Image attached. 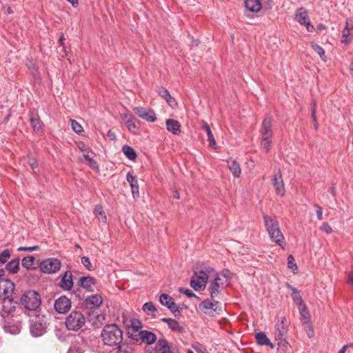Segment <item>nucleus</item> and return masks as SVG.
<instances>
[{"label": "nucleus", "instance_id": "nucleus-1", "mask_svg": "<svg viewBox=\"0 0 353 353\" xmlns=\"http://www.w3.org/2000/svg\"><path fill=\"white\" fill-rule=\"evenodd\" d=\"M101 339L105 345L117 346L122 343L123 332L117 324H108L101 330Z\"/></svg>", "mask_w": 353, "mask_h": 353}, {"label": "nucleus", "instance_id": "nucleus-2", "mask_svg": "<svg viewBox=\"0 0 353 353\" xmlns=\"http://www.w3.org/2000/svg\"><path fill=\"white\" fill-rule=\"evenodd\" d=\"M20 302L30 314L39 312L41 303V295L34 290H28L21 296Z\"/></svg>", "mask_w": 353, "mask_h": 353}, {"label": "nucleus", "instance_id": "nucleus-3", "mask_svg": "<svg viewBox=\"0 0 353 353\" xmlns=\"http://www.w3.org/2000/svg\"><path fill=\"white\" fill-rule=\"evenodd\" d=\"M30 332L34 336H40L46 332L47 321L46 316L41 312L30 314Z\"/></svg>", "mask_w": 353, "mask_h": 353}, {"label": "nucleus", "instance_id": "nucleus-4", "mask_svg": "<svg viewBox=\"0 0 353 353\" xmlns=\"http://www.w3.org/2000/svg\"><path fill=\"white\" fill-rule=\"evenodd\" d=\"M1 274L0 276V299L3 300V309L6 312H10L12 307L8 308L7 304L12 303L11 296L14 290V284L8 279H5ZM13 307H14L13 306Z\"/></svg>", "mask_w": 353, "mask_h": 353}, {"label": "nucleus", "instance_id": "nucleus-5", "mask_svg": "<svg viewBox=\"0 0 353 353\" xmlns=\"http://www.w3.org/2000/svg\"><path fill=\"white\" fill-rule=\"evenodd\" d=\"M263 219L271 240L279 245L283 247L285 245V238L280 230L277 220L270 218L268 215H264Z\"/></svg>", "mask_w": 353, "mask_h": 353}, {"label": "nucleus", "instance_id": "nucleus-6", "mask_svg": "<svg viewBox=\"0 0 353 353\" xmlns=\"http://www.w3.org/2000/svg\"><path fill=\"white\" fill-rule=\"evenodd\" d=\"M85 323V319L81 312L72 311L65 319V326L69 330L77 331Z\"/></svg>", "mask_w": 353, "mask_h": 353}, {"label": "nucleus", "instance_id": "nucleus-7", "mask_svg": "<svg viewBox=\"0 0 353 353\" xmlns=\"http://www.w3.org/2000/svg\"><path fill=\"white\" fill-rule=\"evenodd\" d=\"M208 279V272L203 270L195 272L190 280V286L196 291L203 290Z\"/></svg>", "mask_w": 353, "mask_h": 353}, {"label": "nucleus", "instance_id": "nucleus-8", "mask_svg": "<svg viewBox=\"0 0 353 353\" xmlns=\"http://www.w3.org/2000/svg\"><path fill=\"white\" fill-rule=\"evenodd\" d=\"M61 261L55 258H49L42 261L39 268L40 270L46 274H54L61 268Z\"/></svg>", "mask_w": 353, "mask_h": 353}, {"label": "nucleus", "instance_id": "nucleus-9", "mask_svg": "<svg viewBox=\"0 0 353 353\" xmlns=\"http://www.w3.org/2000/svg\"><path fill=\"white\" fill-rule=\"evenodd\" d=\"M78 148L82 152L84 161L92 170H99L97 162L93 159L94 152L83 142L78 143Z\"/></svg>", "mask_w": 353, "mask_h": 353}, {"label": "nucleus", "instance_id": "nucleus-10", "mask_svg": "<svg viewBox=\"0 0 353 353\" xmlns=\"http://www.w3.org/2000/svg\"><path fill=\"white\" fill-rule=\"evenodd\" d=\"M131 338L137 342L141 341L147 345H152L157 341L156 334L148 330H140L138 333L131 334Z\"/></svg>", "mask_w": 353, "mask_h": 353}, {"label": "nucleus", "instance_id": "nucleus-11", "mask_svg": "<svg viewBox=\"0 0 353 353\" xmlns=\"http://www.w3.org/2000/svg\"><path fill=\"white\" fill-rule=\"evenodd\" d=\"M295 19L300 24L305 26L308 32L313 31L314 26L311 24L307 11L305 8H300L296 10Z\"/></svg>", "mask_w": 353, "mask_h": 353}, {"label": "nucleus", "instance_id": "nucleus-12", "mask_svg": "<svg viewBox=\"0 0 353 353\" xmlns=\"http://www.w3.org/2000/svg\"><path fill=\"white\" fill-rule=\"evenodd\" d=\"M199 309L205 314H209L210 310L214 312L221 311V307L220 302L216 301V299H214V300L207 299L199 304Z\"/></svg>", "mask_w": 353, "mask_h": 353}, {"label": "nucleus", "instance_id": "nucleus-13", "mask_svg": "<svg viewBox=\"0 0 353 353\" xmlns=\"http://www.w3.org/2000/svg\"><path fill=\"white\" fill-rule=\"evenodd\" d=\"M288 331V322L287 319L283 316L279 320L275 325L274 338L281 339L285 338Z\"/></svg>", "mask_w": 353, "mask_h": 353}, {"label": "nucleus", "instance_id": "nucleus-14", "mask_svg": "<svg viewBox=\"0 0 353 353\" xmlns=\"http://www.w3.org/2000/svg\"><path fill=\"white\" fill-rule=\"evenodd\" d=\"M54 310L59 314H65L71 307V301L65 296H61L54 303Z\"/></svg>", "mask_w": 353, "mask_h": 353}, {"label": "nucleus", "instance_id": "nucleus-15", "mask_svg": "<svg viewBox=\"0 0 353 353\" xmlns=\"http://www.w3.org/2000/svg\"><path fill=\"white\" fill-rule=\"evenodd\" d=\"M272 185L277 195L283 196L285 192L284 182L280 170L274 173L272 178Z\"/></svg>", "mask_w": 353, "mask_h": 353}, {"label": "nucleus", "instance_id": "nucleus-16", "mask_svg": "<svg viewBox=\"0 0 353 353\" xmlns=\"http://www.w3.org/2000/svg\"><path fill=\"white\" fill-rule=\"evenodd\" d=\"M97 284L96 279L90 276H81L78 281V285L88 292H93Z\"/></svg>", "mask_w": 353, "mask_h": 353}, {"label": "nucleus", "instance_id": "nucleus-17", "mask_svg": "<svg viewBox=\"0 0 353 353\" xmlns=\"http://www.w3.org/2000/svg\"><path fill=\"white\" fill-rule=\"evenodd\" d=\"M72 274L70 271H66L62 275L59 286L64 291H70L73 287Z\"/></svg>", "mask_w": 353, "mask_h": 353}, {"label": "nucleus", "instance_id": "nucleus-18", "mask_svg": "<svg viewBox=\"0 0 353 353\" xmlns=\"http://www.w3.org/2000/svg\"><path fill=\"white\" fill-rule=\"evenodd\" d=\"M260 134L261 138H272V120L271 118L268 116L265 117L263 119L261 130Z\"/></svg>", "mask_w": 353, "mask_h": 353}, {"label": "nucleus", "instance_id": "nucleus-19", "mask_svg": "<svg viewBox=\"0 0 353 353\" xmlns=\"http://www.w3.org/2000/svg\"><path fill=\"white\" fill-rule=\"evenodd\" d=\"M156 353H177L174 347H172L168 342L164 339H161L158 341L156 347Z\"/></svg>", "mask_w": 353, "mask_h": 353}, {"label": "nucleus", "instance_id": "nucleus-20", "mask_svg": "<svg viewBox=\"0 0 353 353\" xmlns=\"http://www.w3.org/2000/svg\"><path fill=\"white\" fill-rule=\"evenodd\" d=\"M103 303V298L99 294H92L87 297L85 300V305L90 309L97 308Z\"/></svg>", "mask_w": 353, "mask_h": 353}, {"label": "nucleus", "instance_id": "nucleus-21", "mask_svg": "<svg viewBox=\"0 0 353 353\" xmlns=\"http://www.w3.org/2000/svg\"><path fill=\"white\" fill-rule=\"evenodd\" d=\"M157 91L159 95L163 98L171 108H174L176 107L177 103L175 99L170 95L167 89L163 87H159L157 88Z\"/></svg>", "mask_w": 353, "mask_h": 353}, {"label": "nucleus", "instance_id": "nucleus-22", "mask_svg": "<svg viewBox=\"0 0 353 353\" xmlns=\"http://www.w3.org/2000/svg\"><path fill=\"white\" fill-rule=\"evenodd\" d=\"M127 181L130 183L132 194L134 198L139 197V185L138 181L136 176H133L131 172H128L126 176Z\"/></svg>", "mask_w": 353, "mask_h": 353}, {"label": "nucleus", "instance_id": "nucleus-23", "mask_svg": "<svg viewBox=\"0 0 353 353\" xmlns=\"http://www.w3.org/2000/svg\"><path fill=\"white\" fill-rule=\"evenodd\" d=\"M181 124L177 120L168 119L166 120L167 130L173 134L178 135L181 133Z\"/></svg>", "mask_w": 353, "mask_h": 353}, {"label": "nucleus", "instance_id": "nucleus-24", "mask_svg": "<svg viewBox=\"0 0 353 353\" xmlns=\"http://www.w3.org/2000/svg\"><path fill=\"white\" fill-rule=\"evenodd\" d=\"M228 168L232 172V175L235 178L240 177L241 174V168L239 163L232 159H229L227 161Z\"/></svg>", "mask_w": 353, "mask_h": 353}, {"label": "nucleus", "instance_id": "nucleus-25", "mask_svg": "<svg viewBox=\"0 0 353 353\" xmlns=\"http://www.w3.org/2000/svg\"><path fill=\"white\" fill-rule=\"evenodd\" d=\"M161 321L164 323H167L168 326L172 331L181 333L183 331V327L179 324V323L173 319L170 318H163L161 319Z\"/></svg>", "mask_w": 353, "mask_h": 353}, {"label": "nucleus", "instance_id": "nucleus-26", "mask_svg": "<svg viewBox=\"0 0 353 353\" xmlns=\"http://www.w3.org/2000/svg\"><path fill=\"white\" fill-rule=\"evenodd\" d=\"M201 128L205 130L208 136V141H209V146L211 148H214L216 145V141L214 138L213 134L210 129V125L205 121H203Z\"/></svg>", "mask_w": 353, "mask_h": 353}, {"label": "nucleus", "instance_id": "nucleus-27", "mask_svg": "<svg viewBox=\"0 0 353 353\" xmlns=\"http://www.w3.org/2000/svg\"><path fill=\"white\" fill-rule=\"evenodd\" d=\"M222 288L220 287V285L216 283L211 282L208 287V290L210 294V297L212 300L214 299H219L221 295V289Z\"/></svg>", "mask_w": 353, "mask_h": 353}, {"label": "nucleus", "instance_id": "nucleus-28", "mask_svg": "<svg viewBox=\"0 0 353 353\" xmlns=\"http://www.w3.org/2000/svg\"><path fill=\"white\" fill-rule=\"evenodd\" d=\"M245 8L252 12H259L261 9V3L259 0H245Z\"/></svg>", "mask_w": 353, "mask_h": 353}, {"label": "nucleus", "instance_id": "nucleus-29", "mask_svg": "<svg viewBox=\"0 0 353 353\" xmlns=\"http://www.w3.org/2000/svg\"><path fill=\"white\" fill-rule=\"evenodd\" d=\"M229 278V272L225 270L223 272L216 274V277L212 282L216 283L220 285V287L223 288L224 284L227 282Z\"/></svg>", "mask_w": 353, "mask_h": 353}, {"label": "nucleus", "instance_id": "nucleus-30", "mask_svg": "<svg viewBox=\"0 0 353 353\" xmlns=\"http://www.w3.org/2000/svg\"><path fill=\"white\" fill-rule=\"evenodd\" d=\"M30 122L34 131L39 132L41 130V122L37 114H30Z\"/></svg>", "mask_w": 353, "mask_h": 353}, {"label": "nucleus", "instance_id": "nucleus-31", "mask_svg": "<svg viewBox=\"0 0 353 353\" xmlns=\"http://www.w3.org/2000/svg\"><path fill=\"white\" fill-rule=\"evenodd\" d=\"M111 353H135L134 348L126 343H120Z\"/></svg>", "mask_w": 353, "mask_h": 353}, {"label": "nucleus", "instance_id": "nucleus-32", "mask_svg": "<svg viewBox=\"0 0 353 353\" xmlns=\"http://www.w3.org/2000/svg\"><path fill=\"white\" fill-rule=\"evenodd\" d=\"M287 287L292 290V298L293 301L298 305V306L303 305V301L299 294V292L289 283H286Z\"/></svg>", "mask_w": 353, "mask_h": 353}, {"label": "nucleus", "instance_id": "nucleus-33", "mask_svg": "<svg viewBox=\"0 0 353 353\" xmlns=\"http://www.w3.org/2000/svg\"><path fill=\"white\" fill-rule=\"evenodd\" d=\"M142 310L147 315H151L154 317H157L158 311L157 307L152 302H147L144 303Z\"/></svg>", "mask_w": 353, "mask_h": 353}, {"label": "nucleus", "instance_id": "nucleus-34", "mask_svg": "<svg viewBox=\"0 0 353 353\" xmlns=\"http://www.w3.org/2000/svg\"><path fill=\"white\" fill-rule=\"evenodd\" d=\"M94 214L95 216L97 218L98 221L103 223H106L107 217L101 205H97L94 210Z\"/></svg>", "mask_w": 353, "mask_h": 353}, {"label": "nucleus", "instance_id": "nucleus-35", "mask_svg": "<svg viewBox=\"0 0 353 353\" xmlns=\"http://www.w3.org/2000/svg\"><path fill=\"white\" fill-rule=\"evenodd\" d=\"M35 258L32 256H28L22 259V266L28 270L34 269Z\"/></svg>", "mask_w": 353, "mask_h": 353}, {"label": "nucleus", "instance_id": "nucleus-36", "mask_svg": "<svg viewBox=\"0 0 353 353\" xmlns=\"http://www.w3.org/2000/svg\"><path fill=\"white\" fill-rule=\"evenodd\" d=\"M277 341L278 350L281 353H287L289 350L290 345L286 341L285 337L281 339H275Z\"/></svg>", "mask_w": 353, "mask_h": 353}, {"label": "nucleus", "instance_id": "nucleus-37", "mask_svg": "<svg viewBox=\"0 0 353 353\" xmlns=\"http://www.w3.org/2000/svg\"><path fill=\"white\" fill-rule=\"evenodd\" d=\"M123 152L124 154L130 159L134 160L137 158V154L134 148L132 147L125 145L122 148Z\"/></svg>", "mask_w": 353, "mask_h": 353}, {"label": "nucleus", "instance_id": "nucleus-38", "mask_svg": "<svg viewBox=\"0 0 353 353\" xmlns=\"http://www.w3.org/2000/svg\"><path fill=\"white\" fill-rule=\"evenodd\" d=\"M19 259H14L10 261L6 265V269L8 271L12 273H17L19 270Z\"/></svg>", "mask_w": 353, "mask_h": 353}, {"label": "nucleus", "instance_id": "nucleus-39", "mask_svg": "<svg viewBox=\"0 0 353 353\" xmlns=\"http://www.w3.org/2000/svg\"><path fill=\"white\" fill-rule=\"evenodd\" d=\"M159 301L163 305L168 308V307L172 305V302H174V300L170 295L163 293L159 297Z\"/></svg>", "mask_w": 353, "mask_h": 353}, {"label": "nucleus", "instance_id": "nucleus-40", "mask_svg": "<svg viewBox=\"0 0 353 353\" xmlns=\"http://www.w3.org/2000/svg\"><path fill=\"white\" fill-rule=\"evenodd\" d=\"M256 341L259 345H265L269 343V339L264 332H259L256 334Z\"/></svg>", "mask_w": 353, "mask_h": 353}, {"label": "nucleus", "instance_id": "nucleus-41", "mask_svg": "<svg viewBox=\"0 0 353 353\" xmlns=\"http://www.w3.org/2000/svg\"><path fill=\"white\" fill-rule=\"evenodd\" d=\"M353 34V26L352 28L345 27L344 30L342 32V39L341 43H349V40L347 37L350 35Z\"/></svg>", "mask_w": 353, "mask_h": 353}, {"label": "nucleus", "instance_id": "nucleus-42", "mask_svg": "<svg viewBox=\"0 0 353 353\" xmlns=\"http://www.w3.org/2000/svg\"><path fill=\"white\" fill-rule=\"evenodd\" d=\"M10 257V251L8 249L3 250L0 253V267L4 265Z\"/></svg>", "mask_w": 353, "mask_h": 353}, {"label": "nucleus", "instance_id": "nucleus-43", "mask_svg": "<svg viewBox=\"0 0 353 353\" xmlns=\"http://www.w3.org/2000/svg\"><path fill=\"white\" fill-rule=\"evenodd\" d=\"M311 46L312 49L320 56L321 59L325 61L326 57L325 54V51L323 49V48H321L320 46L314 43H312Z\"/></svg>", "mask_w": 353, "mask_h": 353}, {"label": "nucleus", "instance_id": "nucleus-44", "mask_svg": "<svg viewBox=\"0 0 353 353\" xmlns=\"http://www.w3.org/2000/svg\"><path fill=\"white\" fill-rule=\"evenodd\" d=\"M125 124H126V126H127L128 129L131 132H133V133H136L137 132V131L138 130V127L136 125L134 120L132 117H130V119H128L126 121Z\"/></svg>", "mask_w": 353, "mask_h": 353}, {"label": "nucleus", "instance_id": "nucleus-45", "mask_svg": "<svg viewBox=\"0 0 353 353\" xmlns=\"http://www.w3.org/2000/svg\"><path fill=\"white\" fill-rule=\"evenodd\" d=\"M141 119L149 122H154L157 120V117L154 110L150 109L147 111V112L144 115V117H142Z\"/></svg>", "mask_w": 353, "mask_h": 353}, {"label": "nucleus", "instance_id": "nucleus-46", "mask_svg": "<svg viewBox=\"0 0 353 353\" xmlns=\"http://www.w3.org/2000/svg\"><path fill=\"white\" fill-rule=\"evenodd\" d=\"M71 127L72 130L78 134H82L83 132V127L75 120L71 119Z\"/></svg>", "mask_w": 353, "mask_h": 353}, {"label": "nucleus", "instance_id": "nucleus-47", "mask_svg": "<svg viewBox=\"0 0 353 353\" xmlns=\"http://www.w3.org/2000/svg\"><path fill=\"white\" fill-rule=\"evenodd\" d=\"M272 144V138H261V147L266 152H269Z\"/></svg>", "mask_w": 353, "mask_h": 353}, {"label": "nucleus", "instance_id": "nucleus-48", "mask_svg": "<svg viewBox=\"0 0 353 353\" xmlns=\"http://www.w3.org/2000/svg\"><path fill=\"white\" fill-rule=\"evenodd\" d=\"M288 267L292 270L294 272L297 270L298 268L295 263V259L292 255H290L288 257Z\"/></svg>", "mask_w": 353, "mask_h": 353}, {"label": "nucleus", "instance_id": "nucleus-49", "mask_svg": "<svg viewBox=\"0 0 353 353\" xmlns=\"http://www.w3.org/2000/svg\"><path fill=\"white\" fill-rule=\"evenodd\" d=\"M299 309L300 311V314L303 319H309L310 313H309L305 303H303V305H301V306H299Z\"/></svg>", "mask_w": 353, "mask_h": 353}, {"label": "nucleus", "instance_id": "nucleus-50", "mask_svg": "<svg viewBox=\"0 0 353 353\" xmlns=\"http://www.w3.org/2000/svg\"><path fill=\"white\" fill-rule=\"evenodd\" d=\"M168 309L170 312H172L175 316H178L181 315V310H179V306L176 305V303L174 301L172 302V305H170L168 307Z\"/></svg>", "mask_w": 353, "mask_h": 353}, {"label": "nucleus", "instance_id": "nucleus-51", "mask_svg": "<svg viewBox=\"0 0 353 353\" xmlns=\"http://www.w3.org/2000/svg\"><path fill=\"white\" fill-rule=\"evenodd\" d=\"M130 326L135 331V334H136L140 331L139 330L142 327V324L139 320L132 319V320H131Z\"/></svg>", "mask_w": 353, "mask_h": 353}, {"label": "nucleus", "instance_id": "nucleus-52", "mask_svg": "<svg viewBox=\"0 0 353 353\" xmlns=\"http://www.w3.org/2000/svg\"><path fill=\"white\" fill-rule=\"evenodd\" d=\"M81 263L88 270H92V265L91 264L90 260L88 256L81 257Z\"/></svg>", "mask_w": 353, "mask_h": 353}, {"label": "nucleus", "instance_id": "nucleus-53", "mask_svg": "<svg viewBox=\"0 0 353 353\" xmlns=\"http://www.w3.org/2000/svg\"><path fill=\"white\" fill-rule=\"evenodd\" d=\"M179 291L181 293L187 295L189 298L196 297V298L199 299V297L192 290H190L189 289H187L185 288H180Z\"/></svg>", "mask_w": 353, "mask_h": 353}, {"label": "nucleus", "instance_id": "nucleus-54", "mask_svg": "<svg viewBox=\"0 0 353 353\" xmlns=\"http://www.w3.org/2000/svg\"><path fill=\"white\" fill-rule=\"evenodd\" d=\"M148 110L143 107H135L134 111L140 118L144 117V115Z\"/></svg>", "mask_w": 353, "mask_h": 353}, {"label": "nucleus", "instance_id": "nucleus-55", "mask_svg": "<svg viewBox=\"0 0 353 353\" xmlns=\"http://www.w3.org/2000/svg\"><path fill=\"white\" fill-rule=\"evenodd\" d=\"M192 347L196 350L197 353H205V347L199 343L193 344Z\"/></svg>", "mask_w": 353, "mask_h": 353}, {"label": "nucleus", "instance_id": "nucleus-56", "mask_svg": "<svg viewBox=\"0 0 353 353\" xmlns=\"http://www.w3.org/2000/svg\"><path fill=\"white\" fill-rule=\"evenodd\" d=\"M321 230L327 234H330L332 232V229L327 223H324L321 227Z\"/></svg>", "mask_w": 353, "mask_h": 353}, {"label": "nucleus", "instance_id": "nucleus-57", "mask_svg": "<svg viewBox=\"0 0 353 353\" xmlns=\"http://www.w3.org/2000/svg\"><path fill=\"white\" fill-rule=\"evenodd\" d=\"M38 249H39V246L35 245V246H31V247H19L17 250L19 252H21V251L32 252V251L37 250Z\"/></svg>", "mask_w": 353, "mask_h": 353}, {"label": "nucleus", "instance_id": "nucleus-58", "mask_svg": "<svg viewBox=\"0 0 353 353\" xmlns=\"http://www.w3.org/2000/svg\"><path fill=\"white\" fill-rule=\"evenodd\" d=\"M314 207L316 208V216L319 220L323 219V210L321 207L318 204H314Z\"/></svg>", "mask_w": 353, "mask_h": 353}, {"label": "nucleus", "instance_id": "nucleus-59", "mask_svg": "<svg viewBox=\"0 0 353 353\" xmlns=\"http://www.w3.org/2000/svg\"><path fill=\"white\" fill-rule=\"evenodd\" d=\"M68 353H81V350L77 346L70 347L68 350Z\"/></svg>", "mask_w": 353, "mask_h": 353}, {"label": "nucleus", "instance_id": "nucleus-60", "mask_svg": "<svg viewBox=\"0 0 353 353\" xmlns=\"http://www.w3.org/2000/svg\"><path fill=\"white\" fill-rule=\"evenodd\" d=\"M312 117L314 122V127L316 128V105H314L312 108Z\"/></svg>", "mask_w": 353, "mask_h": 353}, {"label": "nucleus", "instance_id": "nucleus-61", "mask_svg": "<svg viewBox=\"0 0 353 353\" xmlns=\"http://www.w3.org/2000/svg\"><path fill=\"white\" fill-rule=\"evenodd\" d=\"M347 283L353 286V270L351 271L347 276Z\"/></svg>", "mask_w": 353, "mask_h": 353}, {"label": "nucleus", "instance_id": "nucleus-62", "mask_svg": "<svg viewBox=\"0 0 353 353\" xmlns=\"http://www.w3.org/2000/svg\"><path fill=\"white\" fill-rule=\"evenodd\" d=\"M107 136L112 141L116 140V134L114 132L109 130L108 132Z\"/></svg>", "mask_w": 353, "mask_h": 353}, {"label": "nucleus", "instance_id": "nucleus-63", "mask_svg": "<svg viewBox=\"0 0 353 353\" xmlns=\"http://www.w3.org/2000/svg\"><path fill=\"white\" fill-rule=\"evenodd\" d=\"M29 164L31 166V168L32 169L35 168L37 167V161L34 160V159H32L30 162H29Z\"/></svg>", "mask_w": 353, "mask_h": 353}, {"label": "nucleus", "instance_id": "nucleus-64", "mask_svg": "<svg viewBox=\"0 0 353 353\" xmlns=\"http://www.w3.org/2000/svg\"><path fill=\"white\" fill-rule=\"evenodd\" d=\"M349 347V345H344L339 352L338 353H345V351L347 348Z\"/></svg>", "mask_w": 353, "mask_h": 353}]
</instances>
